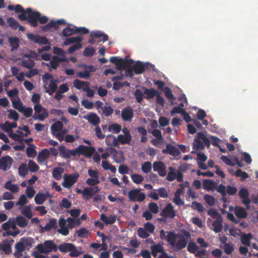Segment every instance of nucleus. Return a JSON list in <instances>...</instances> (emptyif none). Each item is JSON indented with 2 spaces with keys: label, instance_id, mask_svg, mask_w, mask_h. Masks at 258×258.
<instances>
[{
  "label": "nucleus",
  "instance_id": "32",
  "mask_svg": "<svg viewBox=\"0 0 258 258\" xmlns=\"http://www.w3.org/2000/svg\"><path fill=\"white\" fill-rule=\"evenodd\" d=\"M73 247V243H63L58 245V250L63 253H67L71 251V248Z\"/></svg>",
  "mask_w": 258,
  "mask_h": 258
},
{
  "label": "nucleus",
  "instance_id": "30",
  "mask_svg": "<svg viewBox=\"0 0 258 258\" xmlns=\"http://www.w3.org/2000/svg\"><path fill=\"white\" fill-rule=\"evenodd\" d=\"M119 141L116 139L115 136L112 135H108L106 138V143L107 145H112L114 147L119 146Z\"/></svg>",
  "mask_w": 258,
  "mask_h": 258
},
{
  "label": "nucleus",
  "instance_id": "47",
  "mask_svg": "<svg viewBox=\"0 0 258 258\" xmlns=\"http://www.w3.org/2000/svg\"><path fill=\"white\" fill-rule=\"evenodd\" d=\"M21 241L24 243V247L26 249H29L31 247L33 243L34 242L33 239L31 237L22 238L21 239Z\"/></svg>",
  "mask_w": 258,
  "mask_h": 258
},
{
  "label": "nucleus",
  "instance_id": "13",
  "mask_svg": "<svg viewBox=\"0 0 258 258\" xmlns=\"http://www.w3.org/2000/svg\"><path fill=\"white\" fill-rule=\"evenodd\" d=\"M83 118L87 120L90 123L94 126H97L100 122V117L96 113L94 112H91L89 114L84 115Z\"/></svg>",
  "mask_w": 258,
  "mask_h": 258
},
{
  "label": "nucleus",
  "instance_id": "56",
  "mask_svg": "<svg viewBox=\"0 0 258 258\" xmlns=\"http://www.w3.org/2000/svg\"><path fill=\"white\" fill-rule=\"evenodd\" d=\"M133 181L136 184H140L144 180V177L140 174L135 173L131 175Z\"/></svg>",
  "mask_w": 258,
  "mask_h": 258
},
{
  "label": "nucleus",
  "instance_id": "60",
  "mask_svg": "<svg viewBox=\"0 0 258 258\" xmlns=\"http://www.w3.org/2000/svg\"><path fill=\"white\" fill-rule=\"evenodd\" d=\"M82 195L86 200H89L93 196V192L89 188L86 187L83 190Z\"/></svg>",
  "mask_w": 258,
  "mask_h": 258
},
{
  "label": "nucleus",
  "instance_id": "9",
  "mask_svg": "<svg viewBox=\"0 0 258 258\" xmlns=\"http://www.w3.org/2000/svg\"><path fill=\"white\" fill-rule=\"evenodd\" d=\"M13 159L9 155L2 157L0 159V169L3 171H7L10 168L12 163Z\"/></svg>",
  "mask_w": 258,
  "mask_h": 258
},
{
  "label": "nucleus",
  "instance_id": "42",
  "mask_svg": "<svg viewBox=\"0 0 258 258\" xmlns=\"http://www.w3.org/2000/svg\"><path fill=\"white\" fill-rule=\"evenodd\" d=\"M64 61V58L54 56L53 57V59L50 61V64L52 69H56L58 66L59 62H63Z\"/></svg>",
  "mask_w": 258,
  "mask_h": 258
},
{
  "label": "nucleus",
  "instance_id": "19",
  "mask_svg": "<svg viewBox=\"0 0 258 258\" xmlns=\"http://www.w3.org/2000/svg\"><path fill=\"white\" fill-rule=\"evenodd\" d=\"M2 229L5 231H7L10 228H12L13 230H16L17 228L15 218H10L8 221L2 225Z\"/></svg>",
  "mask_w": 258,
  "mask_h": 258
},
{
  "label": "nucleus",
  "instance_id": "51",
  "mask_svg": "<svg viewBox=\"0 0 258 258\" xmlns=\"http://www.w3.org/2000/svg\"><path fill=\"white\" fill-rule=\"evenodd\" d=\"M199 246L196 244V243L191 241L189 242L188 246H187V250L188 252L191 253H195L198 250Z\"/></svg>",
  "mask_w": 258,
  "mask_h": 258
},
{
  "label": "nucleus",
  "instance_id": "11",
  "mask_svg": "<svg viewBox=\"0 0 258 258\" xmlns=\"http://www.w3.org/2000/svg\"><path fill=\"white\" fill-rule=\"evenodd\" d=\"M121 116L125 121H131L134 117V109L131 107L124 108L121 113Z\"/></svg>",
  "mask_w": 258,
  "mask_h": 258
},
{
  "label": "nucleus",
  "instance_id": "29",
  "mask_svg": "<svg viewBox=\"0 0 258 258\" xmlns=\"http://www.w3.org/2000/svg\"><path fill=\"white\" fill-rule=\"evenodd\" d=\"M44 245L47 253L51 251H56L57 250L56 245L51 240H46L44 242Z\"/></svg>",
  "mask_w": 258,
  "mask_h": 258
},
{
  "label": "nucleus",
  "instance_id": "24",
  "mask_svg": "<svg viewBox=\"0 0 258 258\" xmlns=\"http://www.w3.org/2000/svg\"><path fill=\"white\" fill-rule=\"evenodd\" d=\"M136 74H141L145 70V64L140 61H138L132 67Z\"/></svg>",
  "mask_w": 258,
  "mask_h": 258
},
{
  "label": "nucleus",
  "instance_id": "17",
  "mask_svg": "<svg viewBox=\"0 0 258 258\" xmlns=\"http://www.w3.org/2000/svg\"><path fill=\"white\" fill-rule=\"evenodd\" d=\"M90 36L92 37L101 38L99 40V41H103V42L108 39V35L101 31H93L91 32Z\"/></svg>",
  "mask_w": 258,
  "mask_h": 258
},
{
  "label": "nucleus",
  "instance_id": "22",
  "mask_svg": "<svg viewBox=\"0 0 258 258\" xmlns=\"http://www.w3.org/2000/svg\"><path fill=\"white\" fill-rule=\"evenodd\" d=\"M151 253L154 257H157V254L164 251V247L160 243H158L151 246Z\"/></svg>",
  "mask_w": 258,
  "mask_h": 258
},
{
  "label": "nucleus",
  "instance_id": "33",
  "mask_svg": "<svg viewBox=\"0 0 258 258\" xmlns=\"http://www.w3.org/2000/svg\"><path fill=\"white\" fill-rule=\"evenodd\" d=\"M64 172V169L61 167H55L52 171V176L57 180H59L61 178V175Z\"/></svg>",
  "mask_w": 258,
  "mask_h": 258
},
{
  "label": "nucleus",
  "instance_id": "6",
  "mask_svg": "<svg viewBox=\"0 0 258 258\" xmlns=\"http://www.w3.org/2000/svg\"><path fill=\"white\" fill-rule=\"evenodd\" d=\"M128 197L130 201L132 202H143L146 198L145 194L141 192V189H133L128 193Z\"/></svg>",
  "mask_w": 258,
  "mask_h": 258
},
{
  "label": "nucleus",
  "instance_id": "21",
  "mask_svg": "<svg viewBox=\"0 0 258 258\" xmlns=\"http://www.w3.org/2000/svg\"><path fill=\"white\" fill-rule=\"evenodd\" d=\"M58 82L57 79H51L50 80V83L49 85V89H47L46 87V90H45V92L48 93L49 95H52L53 93L56 91L57 88V82Z\"/></svg>",
  "mask_w": 258,
  "mask_h": 258
},
{
  "label": "nucleus",
  "instance_id": "34",
  "mask_svg": "<svg viewBox=\"0 0 258 258\" xmlns=\"http://www.w3.org/2000/svg\"><path fill=\"white\" fill-rule=\"evenodd\" d=\"M57 228V221L55 219H50L49 222L46 224L43 229L47 231H50L52 229H56Z\"/></svg>",
  "mask_w": 258,
  "mask_h": 258
},
{
  "label": "nucleus",
  "instance_id": "20",
  "mask_svg": "<svg viewBox=\"0 0 258 258\" xmlns=\"http://www.w3.org/2000/svg\"><path fill=\"white\" fill-rule=\"evenodd\" d=\"M116 219V218L115 215H110L107 217L103 213L100 215V220L106 225L114 224Z\"/></svg>",
  "mask_w": 258,
  "mask_h": 258
},
{
  "label": "nucleus",
  "instance_id": "59",
  "mask_svg": "<svg viewBox=\"0 0 258 258\" xmlns=\"http://www.w3.org/2000/svg\"><path fill=\"white\" fill-rule=\"evenodd\" d=\"M236 177H240L242 180H245L248 177V174L245 171H242L240 169H238L235 172Z\"/></svg>",
  "mask_w": 258,
  "mask_h": 258
},
{
  "label": "nucleus",
  "instance_id": "46",
  "mask_svg": "<svg viewBox=\"0 0 258 258\" xmlns=\"http://www.w3.org/2000/svg\"><path fill=\"white\" fill-rule=\"evenodd\" d=\"M67 221L68 222V226L71 229L74 228L75 225H79L80 224L79 219H74L71 217L68 218Z\"/></svg>",
  "mask_w": 258,
  "mask_h": 258
},
{
  "label": "nucleus",
  "instance_id": "52",
  "mask_svg": "<svg viewBox=\"0 0 258 258\" xmlns=\"http://www.w3.org/2000/svg\"><path fill=\"white\" fill-rule=\"evenodd\" d=\"M7 22L9 24V26L14 30L18 29L19 27V23L13 18H9L7 20Z\"/></svg>",
  "mask_w": 258,
  "mask_h": 258
},
{
  "label": "nucleus",
  "instance_id": "12",
  "mask_svg": "<svg viewBox=\"0 0 258 258\" xmlns=\"http://www.w3.org/2000/svg\"><path fill=\"white\" fill-rule=\"evenodd\" d=\"M162 152L163 154H168L173 156H177L180 154L179 149L170 144H167L166 148L163 150Z\"/></svg>",
  "mask_w": 258,
  "mask_h": 258
},
{
  "label": "nucleus",
  "instance_id": "44",
  "mask_svg": "<svg viewBox=\"0 0 258 258\" xmlns=\"http://www.w3.org/2000/svg\"><path fill=\"white\" fill-rule=\"evenodd\" d=\"M76 33L75 29L71 28L70 26L64 29L61 34V36L67 37Z\"/></svg>",
  "mask_w": 258,
  "mask_h": 258
},
{
  "label": "nucleus",
  "instance_id": "16",
  "mask_svg": "<svg viewBox=\"0 0 258 258\" xmlns=\"http://www.w3.org/2000/svg\"><path fill=\"white\" fill-rule=\"evenodd\" d=\"M82 150V155H83L87 158H90L95 152V149L92 146H87L81 145Z\"/></svg>",
  "mask_w": 258,
  "mask_h": 258
},
{
  "label": "nucleus",
  "instance_id": "8",
  "mask_svg": "<svg viewBox=\"0 0 258 258\" xmlns=\"http://www.w3.org/2000/svg\"><path fill=\"white\" fill-rule=\"evenodd\" d=\"M153 170L157 172L161 176L164 177L167 174L166 171V166L162 161L154 162L153 164Z\"/></svg>",
  "mask_w": 258,
  "mask_h": 258
},
{
  "label": "nucleus",
  "instance_id": "2",
  "mask_svg": "<svg viewBox=\"0 0 258 258\" xmlns=\"http://www.w3.org/2000/svg\"><path fill=\"white\" fill-rule=\"evenodd\" d=\"M39 15L40 12L33 11L31 8H27L26 9V14H20L18 16V18L21 21H27L30 26L36 27L38 26V19H39Z\"/></svg>",
  "mask_w": 258,
  "mask_h": 258
},
{
  "label": "nucleus",
  "instance_id": "7",
  "mask_svg": "<svg viewBox=\"0 0 258 258\" xmlns=\"http://www.w3.org/2000/svg\"><path fill=\"white\" fill-rule=\"evenodd\" d=\"M160 215L165 218H173L176 216L175 211L171 203H168L160 213Z\"/></svg>",
  "mask_w": 258,
  "mask_h": 258
},
{
  "label": "nucleus",
  "instance_id": "1",
  "mask_svg": "<svg viewBox=\"0 0 258 258\" xmlns=\"http://www.w3.org/2000/svg\"><path fill=\"white\" fill-rule=\"evenodd\" d=\"M177 237V235L173 231H169L167 242L176 251H178L186 247L190 235L188 232L184 231L183 235H179V239L176 242Z\"/></svg>",
  "mask_w": 258,
  "mask_h": 258
},
{
  "label": "nucleus",
  "instance_id": "28",
  "mask_svg": "<svg viewBox=\"0 0 258 258\" xmlns=\"http://www.w3.org/2000/svg\"><path fill=\"white\" fill-rule=\"evenodd\" d=\"M16 224L21 227L24 228L26 227L28 224V220L22 216H18L15 218Z\"/></svg>",
  "mask_w": 258,
  "mask_h": 258
},
{
  "label": "nucleus",
  "instance_id": "10",
  "mask_svg": "<svg viewBox=\"0 0 258 258\" xmlns=\"http://www.w3.org/2000/svg\"><path fill=\"white\" fill-rule=\"evenodd\" d=\"M27 38L33 42L39 44H49L47 38L45 37L36 35L32 33L27 34Z\"/></svg>",
  "mask_w": 258,
  "mask_h": 258
},
{
  "label": "nucleus",
  "instance_id": "53",
  "mask_svg": "<svg viewBox=\"0 0 258 258\" xmlns=\"http://www.w3.org/2000/svg\"><path fill=\"white\" fill-rule=\"evenodd\" d=\"M102 114L106 117L110 116L113 112V109L110 106L102 107Z\"/></svg>",
  "mask_w": 258,
  "mask_h": 258
},
{
  "label": "nucleus",
  "instance_id": "40",
  "mask_svg": "<svg viewBox=\"0 0 258 258\" xmlns=\"http://www.w3.org/2000/svg\"><path fill=\"white\" fill-rule=\"evenodd\" d=\"M63 127V124L60 121H56L51 126V130L53 134L61 130Z\"/></svg>",
  "mask_w": 258,
  "mask_h": 258
},
{
  "label": "nucleus",
  "instance_id": "55",
  "mask_svg": "<svg viewBox=\"0 0 258 258\" xmlns=\"http://www.w3.org/2000/svg\"><path fill=\"white\" fill-rule=\"evenodd\" d=\"M142 170L145 173H149L152 169V163L150 161L144 162L141 167Z\"/></svg>",
  "mask_w": 258,
  "mask_h": 258
},
{
  "label": "nucleus",
  "instance_id": "63",
  "mask_svg": "<svg viewBox=\"0 0 258 258\" xmlns=\"http://www.w3.org/2000/svg\"><path fill=\"white\" fill-rule=\"evenodd\" d=\"M95 52V50L93 47H88L84 49L83 54L85 56L91 57L94 54Z\"/></svg>",
  "mask_w": 258,
  "mask_h": 258
},
{
  "label": "nucleus",
  "instance_id": "35",
  "mask_svg": "<svg viewBox=\"0 0 258 258\" xmlns=\"http://www.w3.org/2000/svg\"><path fill=\"white\" fill-rule=\"evenodd\" d=\"M82 253V249L80 247L77 248L74 244L73 247L71 248L69 255L71 257H78L80 256Z\"/></svg>",
  "mask_w": 258,
  "mask_h": 258
},
{
  "label": "nucleus",
  "instance_id": "48",
  "mask_svg": "<svg viewBox=\"0 0 258 258\" xmlns=\"http://www.w3.org/2000/svg\"><path fill=\"white\" fill-rule=\"evenodd\" d=\"M117 140L121 145H124L129 144L131 141L132 138L122 135H119L117 137Z\"/></svg>",
  "mask_w": 258,
  "mask_h": 258
},
{
  "label": "nucleus",
  "instance_id": "49",
  "mask_svg": "<svg viewBox=\"0 0 258 258\" xmlns=\"http://www.w3.org/2000/svg\"><path fill=\"white\" fill-rule=\"evenodd\" d=\"M28 168L31 172H35L39 170V167L34 161L30 160L28 163Z\"/></svg>",
  "mask_w": 258,
  "mask_h": 258
},
{
  "label": "nucleus",
  "instance_id": "58",
  "mask_svg": "<svg viewBox=\"0 0 258 258\" xmlns=\"http://www.w3.org/2000/svg\"><path fill=\"white\" fill-rule=\"evenodd\" d=\"M163 90L167 98L171 100H175L174 96L172 94L171 90L169 87H165L163 88Z\"/></svg>",
  "mask_w": 258,
  "mask_h": 258
},
{
  "label": "nucleus",
  "instance_id": "39",
  "mask_svg": "<svg viewBox=\"0 0 258 258\" xmlns=\"http://www.w3.org/2000/svg\"><path fill=\"white\" fill-rule=\"evenodd\" d=\"M8 9L10 11H15L16 13H20V14H26V10H25L20 5H16V6L9 5Z\"/></svg>",
  "mask_w": 258,
  "mask_h": 258
},
{
  "label": "nucleus",
  "instance_id": "61",
  "mask_svg": "<svg viewBox=\"0 0 258 258\" xmlns=\"http://www.w3.org/2000/svg\"><path fill=\"white\" fill-rule=\"evenodd\" d=\"M204 199L206 203L210 206H212L215 204V200L214 198L212 196H210L208 194H206L204 197Z\"/></svg>",
  "mask_w": 258,
  "mask_h": 258
},
{
  "label": "nucleus",
  "instance_id": "15",
  "mask_svg": "<svg viewBox=\"0 0 258 258\" xmlns=\"http://www.w3.org/2000/svg\"><path fill=\"white\" fill-rule=\"evenodd\" d=\"M74 86L78 90H82L83 91L90 87V83L88 82L81 81L76 79L74 81Z\"/></svg>",
  "mask_w": 258,
  "mask_h": 258
},
{
  "label": "nucleus",
  "instance_id": "50",
  "mask_svg": "<svg viewBox=\"0 0 258 258\" xmlns=\"http://www.w3.org/2000/svg\"><path fill=\"white\" fill-rule=\"evenodd\" d=\"M22 214L25 216L28 219H30L33 216L30 205L25 207L22 210Z\"/></svg>",
  "mask_w": 258,
  "mask_h": 258
},
{
  "label": "nucleus",
  "instance_id": "37",
  "mask_svg": "<svg viewBox=\"0 0 258 258\" xmlns=\"http://www.w3.org/2000/svg\"><path fill=\"white\" fill-rule=\"evenodd\" d=\"M82 41V38L80 36L67 38L66 39L64 42V45H69L73 43H76L77 42H81Z\"/></svg>",
  "mask_w": 258,
  "mask_h": 258
},
{
  "label": "nucleus",
  "instance_id": "64",
  "mask_svg": "<svg viewBox=\"0 0 258 258\" xmlns=\"http://www.w3.org/2000/svg\"><path fill=\"white\" fill-rule=\"evenodd\" d=\"M137 234L138 235L142 238H146L150 236V234L147 232V231L144 228L142 227L138 229Z\"/></svg>",
  "mask_w": 258,
  "mask_h": 258
},
{
  "label": "nucleus",
  "instance_id": "4",
  "mask_svg": "<svg viewBox=\"0 0 258 258\" xmlns=\"http://www.w3.org/2000/svg\"><path fill=\"white\" fill-rule=\"evenodd\" d=\"M35 114L33 118L35 120L43 121L48 117L49 113L46 108L42 107L40 103L36 104L34 106Z\"/></svg>",
  "mask_w": 258,
  "mask_h": 258
},
{
  "label": "nucleus",
  "instance_id": "41",
  "mask_svg": "<svg viewBox=\"0 0 258 258\" xmlns=\"http://www.w3.org/2000/svg\"><path fill=\"white\" fill-rule=\"evenodd\" d=\"M21 65L24 68L31 69L34 67L35 62L33 59L30 58L23 59L21 62Z\"/></svg>",
  "mask_w": 258,
  "mask_h": 258
},
{
  "label": "nucleus",
  "instance_id": "23",
  "mask_svg": "<svg viewBox=\"0 0 258 258\" xmlns=\"http://www.w3.org/2000/svg\"><path fill=\"white\" fill-rule=\"evenodd\" d=\"M235 215L239 218L244 219L247 216V212L241 207L236 206L234 209Z\"/></svg>",
  "mask_w": 258,
  "mask_h": 258
},
{
  "label": "nucleus",
  "instance_id": "45",
  "mask_svg": "<svg viewBox=\"0 0 258 258\" xmlns=\"http://www.w3.org/2000/svg\"><path fill=\"white\" fill-rule=\"evenodd\" d=\"M5 187L14 193L17 192L19 190V187L17 185L11 184V181H8L6 182Z\"/></svg>",
  "mask_w": 258,
  "mask_h": 258
},
{
  "label": "nucleus",
  "instance_id": "26",
  "mask_svg": "<svg viewBox=\"0 0 258 258\" xmlns=\"http://www.w3.org/2000/svg\"><path fill=\"white\" fill-rule=\"evenodd\" d=\"M203 187L207 191H214L215 187L214 181L211 179H205L203 181Z\"/></svg>",
  "mask_w": 258,
  "mask_h": 258
},
{
  "label": "nucleus",
  "instance_id": "57",
  "mask_svg": "<svg viewBox=\"0 0 258 258\" xmlns=\"http://www.w3.org/2000/svg\"><path fill=\"white\" fill-rule=\"evenodd\" d=\"M18 171L19 175L22 177H25L28 172V168L25 164L20 165L18 168Z\"/></svg>",
  "mask_w": 258,
  "mask_h": 258
},
{
  "label": "nucleus",
  "instance_id": "36",
  "mask_svg": "<svg viewBox=\"0 0 258 258\" xmlns=\"http://www.w3.org/2000/svg\"><path fill=\"white\" fill-rule=\"evenodd\" d=\"M252 238V235L250 233L247 234H243L241 237V242L246 246H250V240Z\"/></svg>",
  "mask_w": 258,
  "mask_h": 258
},
{
  "label": "nucleus",
  "instance_id": "5",
  "mask_svg": "<svg viewBox=\"0 0 258 258\" xmlns=\"http://www.w3.org/2000/svg\"><path fill=\"white\" fill-rule=\"evenodd\" d=\"M80 175L78 172H75L71 174H64L63 175V181L62 185L63 187L70 188L72 186L77 182Z\"/></svg>",
  "mask_w": 258,
  "mask_h": 258
},
{
  "label": "nucleus",
  "instance_id": "31",
  "mask_svg": "<svg viewBox=\"0 0 258 258\" xmlns=\"http://www.w3.org/2000/svg\"><path fill=\"white\" fill-rule=\"evenodd\" d=\"M60 155L64 159L70 158V150L66 149L65 146L61 145L58 147Z\"/></svg>",
  "mask_w": 258,
  "mask_h": 258
},
{
  "label": "nucleus",
  "instance_id": "25",
  "mask_svg": "<svg viewBox=\"0 0 258 258\" xmlns=\"http://www.w3.org/2000/svg\"><path fill=\"white\" fill-rule=\"evenodd\" d=\"M50 156V152L47 149H44L40 152L37 156L38 162H42L45 161Z\"/></svg>",
  "mask_w": 258,
  "mask_h": 258
},
{
  "label": "nucleus",
  "instance_id": "27",
  "mask_svg": "<svg viewBox=\"0 0 258 258\" xmlns=\"http://www.w3.org/2000/svg\"><path fill=\"white\" fill-rule=\"evenodd\" d=\"M142 88L144 90V94L146 95L145 98L147 99H152L154 98L155 96H156L158 93L156 90L153 88L147 89L144 86L142 87Z\"/></svg>",
  "mask_w": 258,
  "mask_h": 258
},
{
  "label": "nucleus",
  "instance_id": "38",
  "mask_svg": "<svg viewBox=\"0 0 258 258\" xmlns=\"http://www.w3.org/2000/svg\"><path fill=\"white\" fill-rule=\"evenodd\" d=\"M46 200V197L43 193L38 192L34 198V201L36 204L42 205Z\"/></svg>",
  "mask_w": 258,
  "mask_h": 258
},
{
  "label": "nucleus",
  "instance_id": "54",
  "mask_svg": "<svg viewBox=\"0 0 258 258\" xmlns=\"http://www.w3.org/2000/svg\"><path fill=\"white\" fill-rule=\"evenodd\" d=\"M77 236L80 238H87L88 237L89 231L85 228H82L76 231Z\"/></svg>",
  "mask_w": 258,
  "mask_h": 258
},
{
  "label": "nucleus",
  "instance_id": "14",
  "mask_svg": "<svg viewBox=\"0 0 258 258\" xmlns=\"http://www.w3.org/2000/svg\"><path fill=\"white\" fill-rule=\"evenodd\" d=\"M222 222V217L221 215H219V216L212 223L213 230L215 232L219 233L222 231L223 229Z\"/></svg>",
  "mask_w": 258,
  "mask_h": 258
},
{
  "label": "nucleus",
  "instance_id": "18",
  "mask_svg": "<svg viewBox=\"0 0 258 258\" xmlns=\"http://www.w3.org/2000/svg\"><path fill=\"white\" fill-rule=\"evenodd\" d=\"M133 62L132 59H124L120 58L116 65V68L118 70L121 71L128 67Z\"/></svg>",
  "mask_w": 258,
  "mask_h": 258
},
{
  "label": "nucleus",
  "instance_id": "62",
  "mask_svg": "<svg viewBox=\"0 0 258 258\" xmlns=\"http://www.w3.org/2000/svg\"><path fill=\"white\" fill-rule=\"evenodd\" d=\"M134 96L138 103H141L144 97V94L141 90L139 89H136L134 93Z\"/></svg>",
  "mask_w": 258,
  "mask_h": 258
},
{
  "label": "nucleus",
  "instance_id": "3",
  "mask_svg": "<svg viewBox=\"0 0 258 258\" xmlns=\"http://www.w3.org/2000/svg\"><path fill=\"white\" fill-rule=\"evenodd\" d=\"M204 144L208 148L210 146L209 139L203 132H198L197 134L195 142L193 143L192 148L195 150H203L204 149Z\"/></svg>",
  "mask_w": 258,
  "mask_h": 258
},
{
  "label": "nucleus",
  "instance_id": "43",
  "mask_svg": "<svg viewBox=\"0 0 258 258\" xmlns=\"http://www.w3.org/2000/svg\"><path fill=\"white\" fill-rule=\"evenodd\" d=\"M12 102L13 108L18 110L19 112H22L24 106L20 99L18 98L17 100H12Z\"/></svg>",
  "mask_w": 258,
  "mask_h": 258
}]
</instances>
